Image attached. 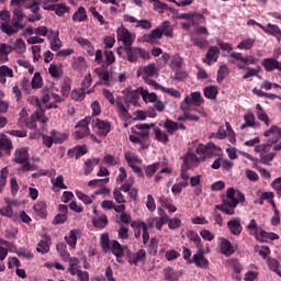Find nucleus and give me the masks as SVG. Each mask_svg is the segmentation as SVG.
Returning a JSON list of instances; mask_svg holds the SVG:
<instances>
[{"label": "nucleus", "mask_w": 281, "mask_h": 281, "mask_svg": "<svg viewBox=\"0 0 281 281\" xmlns=\"http://www.w3.org/2000/svg\"><path fill=\"white\" fill-rule=\"evenodd\" d=\"M237 63V69H244L246 70L245 75L243 76V80H248V78H254L260 74V66L257 68H251L249 66L251 65H258L260 59L254 55H243V53L238 52H232L229 55L228 61L232 65H236Z\"/></svg>", "instance_id": "obj_1"}, {"label": "nucleus", "mask_w": 281, "mask_h": 281, "mask_svg": "<svg viewBox=\"0 0 281 281\" xmlns=\"http://www.w3.org/2000/svg\"><path fill=\"white\" fill-rule=\"evenodd\" d=\"M239 203H245V194L240 191H237L236 193L234 188H229L226 191V196L222 199V204L215 205V210H220V212H223L228 216H234Z\"/></svg>", "instance_id": "obj_2"}, {"label": "nucleus", "mask_w": 281, "mask_h": 281, "mask_svg": "<svg viewBox=\"0 0 281 281\" xmlns=\"http://www.w3.org/2000/svg\"><path fill=\"white\" fill-rule=\"evenodd\" d=\"M24 19L25 13H23V9H14L11 23L4 22L1 24L2 32H4V34H8V36H14V34H18V32H20V30H25V24H23Z\"/></svg>", "instance_id": "obj_3"}, {"label": "nucleus", "mask_w": 281, "mask_h": 281, "mask_svg": "<svg viewBox=\"0 0 281 281\" xmlns=\"http://www.w3.org/2000/svg\"><path fill=\"white\" fill-rule=\"evenodd\" d=\"M30 103L35 104L36 110L35 112L31 115L30 120L26 121L25 126L26 128H30L31 131H36V122H41V124H47L48 119L45 115V110L41 106V99L37 97H31L30 98Z\"/></svg>", "instance_id": "obj_4"}, {"label": "nucleus", "mask_w": 281, "mask_h": 281, "mask_svg": "<svg viewBox=\"0 0 281 281\" xmlns=\"http://www.w3.org/2000/svg\"><path fill=\"white\" fill-rule=\"evenodd\" d=\"M271 135H277V137L269 139L267 144L257 145L255 153H267V148L271 147L273 144H278L281 139V127L271 125L270 128L263 133V137H271Z\"/></svg>", "instance_id": "obj_5"}, {"label": "nucleus", "mask_w": 281, "mask_h": 281, "mask_svg": "<svg viewBox=\"0 0 281 281\" xmlns=\"http://www.w3.org/2000/svg\"><path fill=\"white\" fill-rule=\"evenodd\" d=\"M124 52L126 56L125 60L127 63L135 64L137 60H139V58L143 60H150V53L145 48L127 46L124 47Z\"/></svg>", "instance_id": "obj_6"}, {"label": "nucleus", "mask_w": 281, "mask_h": 281, "mask_svg": "<svg viewBox=\"0 0 281 281\" xmlns=\"http://www.w3.org/2000/svg\"><path fill=\"white\" fill-rule=\"evenodd\" d=\"M68 273H70V276H77L79 281H89V272L78 269L80 260L77 257H70V259H68Z\"/></svg>", "instance_id": "obj_7"}, {"label": "nucleus", "mask_w": 281, "mask_h": 281, "mask_svg": "<svg viewBox=\"0 0 281 281\" xmlns=\"http://www.w3.org/2000/svg\"><path fill=\"white\" fill-rule=\"evenodd\" d=\"M116 38L119 42L123 43L124 47H133V43H135L133 34L124 26H120L116 30Z\"/></svg>", "instance_id": "obj_8"}, {"label": "nucleus", "mask_w": 281, "mask_h": 281, "mask_svg": "<svg viewBox=\"0 0 281 281\" xmlns=\"http://www.w3.org/2000/svg\"><path fill=\"white\" fill-rule=\"evenodd\" d=\"M93 128H98V135L100 137H106L111 133V123L109 121H102L100 119L92 120Z\"/></svg>", "instance_id": "obj_9"}, {"label": "nucleus", "mask_w": 281, "mask_h": 281, "mask_svg": "<svg viewBox=\"0 0 281 281\" xmlns=\"http://www.w3.org/2000/svg\"><path fill=\"white\" fill-rule=\"evenodd\" d=\"M181 159L183 161L182 166H184L186 168H192V166H199L201 161H205V156L198 157L194 153L189 151L184 156H182Z\"/></svg>", "instance_id": "obj_10"}, {"label": "nucleus", "mask_w": 281, "mask_h": 281, "mask_svg": "<svg viewBox=\"0 0 281 281\" xmlns=\"http://www.w3.org/2000/svg\"><path fill=\"white\" fill-rule=\"evenodd\" d=\"M124 249H128V247L122 246L117 240L111 241L110 251L115 256L116 261L120 262V265L124 263V260H122V258H124Z\"/></svg>", "instance_id": "obj_11"}, {"label": "nucleus", "mask_w": 281, "mask_h": 281, "mask_svg": "<svg viewBox=\"0 0 281 281\" xmlns=\"http://www.w3.org/2000/svg\"><path fill=\"white\" fill-rule=\"evenodd\" d=\"M192 262L200 269H207V267H210V260L205 258V250L203 248H200L196 254L193 255Z\"/></svg>", "instance_id": "obj_12"}, {"label": "nucleus", "mask_w": 281, "mask_h": 281, "mask_svg": "<svg viewBox=\"0 0 281 281\" xmlns=\"http://www.w3.org/2000/svg\"><path fill=\"white\" fill-rule=\"evenodd\" d=\"M14 164H25L26 161H30V153L27 151V148L22 147L20 149H16L13 157Z\"/></svg>", "instance_id": "obj_13"}, {"label": "nucleus", "mask_w": 281, "mask_h": 281, "mask_svg": "<svg viewBox=\"0 0 281 281\" xmlns=\"http://www.w3.org/2000/svg\"><path fill=\"white\" fill-rule=\"evenodd\" d=\"M227 227L233 236H240V234H243V224H240L239 218L228 221Z\"/></svg>", "instance_id": "obj_14"}, {"label": "nucleus", "mask_w": 281, "mask_h": 281, "mask_svg": "<svg viewBox=\"0 0 281 281\" xmlns=\"http://www.w3.org/2000/svg\"><path fill=\"white\" fill-rule=\"evenodd\" d=\"M87 145H82L68 149L67 155L70 157V159L74 157L75 159H80V157H83V155H87Z\"/></svg>", "instance_id": "obj_15"}, {"label": "nucleus", "mask_w": 281, "mask_h": 281, "mask_svg": "<svg viewBox=\"0 0 281 281\" xmlns=\"http://www.w3.org/2000/svg\"><path fill=\"white\" fill-rule=\"evenodd\" d=\"M95 74L99 76L100 80H102V85H104V87L113 86V77L108 72V70L97 68Z\"/></svg>", "instance_id": "obj_16"}, {"label": "nucleus", "mask_w": 281, "mask_h": 281, "mask_svg": "<svg viewBox=\"0 0 281 281\" xmlns=\"http://www.w3.org/2000/svg\"><path fill=\"white\" fill-rule=\"evenodd\" d=\"M98 164H100V158H88L82 167L83 170V175L86 177H89V175L91 172H93V168H95V166H98Z\"/></svg>", "instance_id": "obj_17"}, {"label": "nucleus", "mask_w": 281, "mask_h": 281, "mask_svg": "<svg viewBox=\"0 0 281 281\" xmlns=\"http://www.w3.org/2000/svg\"><path fill=\"white\" fill-rule=\"evenodd\" d=\"M164 38V35L161 33V29L158 26L156 29H154L153 31H150L149 34H145L144 35V41L145 43H155L157 40Z\"/></svg>", "instance_id": "obj_18"}, {"label": "nucleus", "mask_w": 281, "mask_h": 281, "mask_svg": "<svg viewBox=\"0 0 281 281\" xmlns=\"http://www.w3.org/2000/svg\"><path fill=\"white\" fill-rule=\"evenodd\" d=\"M244 124L240 125V131H245V128H256V115L254 112H248L244 115Z\"/></svg>", "instance_id": "obj_19"}, {"label": "nucleus", "mask_w": 281, "mask_h": 281, "mask_svg": "<svg viewBox=\"0 0 281 281\" xmlns=\"http://www.w3.org/2000/svg\"><path fill=\"white\" fill-rule=\"evenodd\" d=\"M256 115L260 122H263V124H266V126H271V119H269V114L265 112L260 103L256 104Z\"/></svg>", "instance_id": "obj_20"}, {"label": "nucleus", "mask_w": 281, "mask_h": 281, "mask_svg": "<svg viewBox=\"0 0 281 281\" xmlns=\"http://www.w3.org/2000/svg\"><path fill=\"white\" fill-rule=\"evenodd\" d=\"M36 216L40 218H47V202L40 201L33 206Z\"/></svg>", "instance_id": "obj_21"}, {"label": "nucleus", "mask_w": 281, "mask_h": 281, "mask_svg": "<svg viewBox=\"0 0 281 281\" xmlns=\"http://www.w3.org/2000/svg\"><path fill=\"white\" fill-rule=\"evenodd\" d=\"M220 251L223 256L229 257L234 254V246H232V243L228 239L221 238Z\"/></svg>", "instance_id": "obj_22"}, {"label": "nucleus", "mask_w": 281, "mask_h": 281, "mask_svg": "<svg viewBox=\"0 0 281 281\" xmlns=\"http://www.w3.org/2000/svg\"><path fill=\"white\" fill-rule=\"evenodd\" d=\"M144 260H146V250L144 249H140L128 257V263L135 265V267H137L139 262H144Z\"/></svg>", "instance_id": "obj_23"}, {"label": "nucleus", "mask_w": 281, "mask_h": 281, "mask_svg": "<svg viewBox=\"0 0 281 281\" xmlns=\"http://www.w3.org/2000/svg\"><path fill=\"white\" fill-rule=\"evenodd\" d=\"M12 148V140L5 135H0V157H3V150L10 153Z\"/></svg>", "instance_id": "obj_24"}, {"label": "nucleus", "mask_w": 281, "mask_h": 281, "mask_svg": "<svg viewBox=\"0 0 281 281\" xmlns=\"http://www.w3.org/2000/svg\"><path fill=\"white\" fill-rule=\"evenodd\" d=\"M80 234V229H71L69 232V236L65 237L67 245L71 247V249H76V245H78V235Z\"/></svg>", "instance_id": "obj_25"}, {"label": "nucleus", "mask_w": 281, "mask_h": 281, "mask_svg": "<svg viewBox=\"0 0 281 281\" xmlns=\"http://www.w3.org/2000/svg\"><path fill=\"white\" fill-rule=\"evenodd\" d=\"M164 278L167 281H177L181 278V272L176 271L171 267H167L164 269Z\"/></svg>", "instance_id": "obj_26"}, {"label": "nucleus", "mask_w": 281, "mask_h": 281, "mask_svg": "<svg viewBox=\"0 0 281 281\" xmlns=\"http://www.w3.org/2000/svg\"><path fill=\"white\" fill-rule=\"evenodd\" d=\"M158 27H160L162 36H167L168 38L175 36V29L170 25V21H164Z\"/></svg>", "instance_id": "obj_27"}, {"label": "nucleus", "mask_w": 281, "mask_h": 281, "mask_svg": "<svg viewBox=\"0 0 281 281\" xmlns=\"http://www.w3.org/2000/svg\"><path fill=\"white\" fill-rule=\"evenodd\" d=\"M213 150H221V148H218L213 143H209L207 145L200 144L196 147L195 153H196V155H205V153L210 154Z\"/></svg>", "instance_id": "obj_28"}, {"label": "nucleus", "mask_w": 281, "mask_h": 281, "mask_svg": "<svg viewBox=\"0 0 281 281\" xmlns=\"http://www.w3.org/2000/svg\"><path fill=\"white\" fill-rule=\"evenodd\" d=\"M56 249H57L61 260H64V262H69L71 255L69 254V251H67V244L58 243L56 245Z\"/></svg>", "instance_id": "obj_29"}, {"label": "nucleus", "mask_w": 281, "mask_h": 281, "mask_svg": "<svg viewBox=\"0 0 281 281\" xmlns=\"http://www.w3.org/2000/svg\"><path fill=\"white\" fill-rule=\"evenodd\" d=\"M278 59L273 57L263 58L261 60V66L263 67L265 71L271 74V71H276V63Z\"/></svg>", "instance_id": "obj_30"}, {"label": "nucleus", "mask_w": 281, "mask_h": 281, "mask_svg": "<svg viewBox=\"0 0 281 281\" xmlns=\"http://www.w3.org/2000/svg\"><path fill=\"white\" fill-rule=\"evenodd\" d=\"M218 47L212 46L206 53V59H204V63H207L209 65H212V60L216 63L218 60Z\"/></svg>", "instance_id": "obj_31"}, {"label": "nucleus", "mask_w": 281, "mask_h": 281, "mask_svg": "<svg viewBox=\"0 0 281 281\" xmlns=\"http://www.w3.org/2000/svg\"><path fill=\"white\" fill-rule=\"evenodd\" d=\"M87 9L85 7H79L78 10L72 14V21L77 23H82L87 21Z\"/></svg>", "instance_id": "obj_32"}, {"label": "nucleus", "mask_w": 281, "mask_h": 281, "mask_svg": "<svg viewBox=\"0 0 281 281\" xmlns=\"http://www.w3.org/2000/svg\"><path fill=\"white\" fill-rule=\"evenodd\" d=\"M44 10H50L55 12L57 16H63L67 12V7L64 4H49L48 7H44Z\"/></svg>", "instance_id": "obj_33"}, {"label": "nucleus", "mask_w": 281, "mask_h": 281, "mask_svg": "<svg viewBox=\"0 0 281 281\" xmlns=\"http://www.w3.org/2000/svg\"><path fill=\"white\" fill-rule=\"evenodd\" d=\"M268 30H265V34H270V36H274L278 38V41L281 40V30L280 26L276 24L268 23L267 24Z\"/></svg>", "instance_id": "obj_34"}, {"label": "nucleus", "mask_w": 281, "mask_h": 281, "mask_svg": "<svg viewBox=\"0 0 281 281\" xmlns=\"http://www.w3.org/2000/svg\"><path fill=\"white\" fill-rule=\"evenodd\" d=\"M109 224V217L106 215H101L99 217L92 218V225L99 229H104Z\"/></svg>", "instance_id": "obj_35"}, {"label": "nucleus", "mask_w": 281, "mask_h": 281, "mask_svg": "<svg viewBox=\"0 0 281 281\" xmlns=\"http://www.w3.org/2000/svg\"><path fill=\"white\" fill-rule=\"evenodd\" d=\"M160 166H161V162H159V161L154 162L148 166H145L144 172H145L147 179H151V177L155 175V172H157V170H159Z\"/></svg>", "instance_id": "obj_36"}, {"label": "nucleus", "mask_w": 281, "mask_h": 281, "mask_svg": "<svg viewBox=\"0 0 281 281\" xmlns=\"http://www.w3.org/2000/svg\"><path fill=\"white\" fill-rule=\"evenodd\" d=\"M49 240H52V238L45 235V240L42 239L38 241L36 249L40 254H49Z\"/></svg>", "instance_id": "obj_37"}, {"label": "nucleus", "mask_w": 281, "mask_h": 281, "mask_svg": "<svg viewBox=\"0 0 281 281\" xmlns=\"http://www.w3.org/2000/svg\"><path fill=\"white\" fill-rule=\"evenodd\" d=\"M187 238H189V240H191V243H194V245L198 249H203V245L201 244V236H199V233H196L194 231H189L187 233Z\"/></svg>", "instance_id": "obj_38"}, {"label": "nucleus", "mask_w": 281, "mask_h": 281, "mask_svg": "<svg viewBox=\"0 0 281 281\" xmlns=\"http://www.w3.org/2000/svg\"><path fill=\"white\" fill-rule=\"evenodd\" d=\"M48 74L52 76V78H63V66L60 64H50Z\"/></svg>", "instance_id": "obj_39"}, {"label": "nucleus", "mask_w": 281, "mask_h": 281, "mask_svg": "<svg viewBox=\"0 0 281 281\" xmlns=\"http://www.w3.org/2000/svg\"><path fill=\"white\" fill-rule=\"evenodd\" d=\"M269 148L271 147H267L266 150L267 151H260L259 158H260V162L265 164L266 166H269V162L272 159H276V153H269ZM259 153V151H257ZM262 153H269V154H262Z\"/></svg>", "instance_id": "obj_40"}, {"label": "nucleus", "mask_w": 281, "mask_h": 281, "mask_svg": "<svg viewBox=\"0 0 281 281\" xmlns=\"http://www.w3.org/2000/svg\"><path fill=\"white\" fill-rule=\"evenodd\" d=\"M100 245L104 254H109V251H111V240L109 239V235L106 233L101 235Z\"/></svg>", "instance_id": "obj_41"}, {"label": "nucleus", "mask_w": 281, "mask_h": 281, "mask_svg": "<svg viewBox=\"0 0 281 281\" xmlns=\"http://www.w3.org/2000/svg\"><path fill=\"white\" fill-rule=\"evenodd\" d=\"M71 100H75L76 102H82L85 98H87V91L85 89H75L71 91L70 94Z\"/></svg>", "instance_id": "obj_42"}, {"label": "nucleus", "mask_w": 281, "mask_h": 281, "mask_svg": "<svg viewBox=\"0 0 281 281\" xmlns=\"http://www.w3.org/2000/svg\"><path fill=\"white\" fill-rule=\"evenodd\" d=\"M139 91L144 102H157V93H150L148 92V90H145L144 88H139Z\"/></svg>", "instance_id": "obj_43"}, {"label": "nucleus", "mask_w": 281, "mask_h": 281, "mask_svg": "<svg viewBox=\"0 0 281 281\" xmlns=\"http://www.w3.org/2000/svg\"><path fill=\"white\" fill-rule=\"evenodd\" d=\"M60 93L63 98H69V93H71V79L67 78L64 80L60 87Z\"/></svg>", "instance_id": "obj_44"}, {"label": "nucleus", "mask_w": 281, "mask_h": 281, "mask_svg": "<svg viewBox=\"0 0 281 281\" xmlns=\"http://www.w3.org/2000/svg\"><path fill=\"white\" fill-rule=\"evenodd\" d=\"M187 98H189L194 106H201L204 102L203 97H201V92L199 91L192 92L190 95H187Z\"/></svg>", "instance_id": "obj_45"}, {"label": "nucleus", "mask_w": 281, "mask_h": 281, "mask_svg": "<svg viewBox=\"0 0 281 281\" xmlns=\"http://www.w3.org/2000/svg\"><path fill=\"white\" fill-rule=\"evenodd\" d=\"M204 95L209 100H216V95H218V88L215 86H209L204 88Z\"/></svg>", "instance_id": "obj_46"}, {"label": "nucleus", "mask_w": 281, "mask_h": 281, "mask_svg": "<svg viewBox=\"0 0 281 281\" xmlns=\"http://www.w3.org/2000/svg\"><path fill=\"white\" fill-rule=\"evenodd\" d=\"M72 69H76L77 71L87 69V60H85V57L75 58L72 61Z\"/></svg>", "instance_id": "obj_47"}, {"label": "nucleus", "mask_w": 281, "mask_h": 281, "mask_svg": "<svg viewBox=\"0 0 281 281\" xmlns=\"http://www.w3.org/2000/svg\"><path fill=\"white\" fill-rule=\"evenodd\" d=\"M164 128L167 131L168 135H175L177 133V122L167 119L164 123Z\"/></svg>", "instance_id": "obj_48"}, {"label": "nucleus", "mask_w": 281, "mask_h": 281, "mask_svg": "<svg viewBox=\"0 0 281 281\" xmlns=\"http://www.w3.org/2000/svg\"><path fill=\"white\" fill-rule=\"evenodd\" d=\"M8 175H10L8 167L0 170V193L3 192V188H5V183H8Z\"/></svg>", "instance_id": "obj_49"}, {"label": "nucleus", "mask_w": 281, "mask_h": 281, "mask_svg": "<svg viewBox=\"0 0 281 281\" xmlns=\"http://www.w3.org/2000/svg\"><path fill=\"white\" fill-rule=\"evenodd\" d=\"M125 160L127 161L130 168L135 166V164H142V159L131 151L125 153Z\"/></svg>", "instance_id": "obj_50"}, {"label": "nucleus", "mask_w": 281, "mask_h": 281, "mask_svg": "<svg viewBox=\"0 0 281 281\" xmlns=\"http://www.w3.org/2000/svg\"><path fill=\"white\" fill-rule=\"evenodd\" d=\"M32 89H42L43 88V77H41V72H35L31 80Z\"/></svg>", "instance_id": "obj_51"}, {"label": "nucleus", "mask_w": 281, "mask_h": 281, "mask_svg": "<svg viewBox=\"0 0 281 281\" xmlns=\"http://www.w3.org/2000/svg\"><path fill=\"white\" fill-rule=\"evenodd\" d=\"M260 237H257V240H261V243L265 240V238H268V240H279L280 236L276 233H267L266 231H260L259 233Z\"/></svg>", "instance_id": "obj_52"}, {"label": "nucleus", "mask_w": 281, "mask_h": 281, "mask_svg": "<svg viewBox=\"0 0 281 281\" xmlns=\"http://www.w3.org/2000/svg\"><path fill=\"white\" fill-rule=\"evenodd\" d=\"M155 71H157V67L155 64H149L143 68V79H148L155 76Z\"/></svg>", "instance_id": "obj_53"}, {"label": "nucleus", "mask_w": 281, "mask_h": 281, "mask_svg": "<svg viewBox=\"0 0 281 281\" xmlns=\"http://www.w3.org/2000/svg\"><path fill=\"white\" fill-rule=\"evenodd\" d=\"M254 45H256V40H254V38H246V40H243V41L237 45V49H246V50H249V49H251V47H254Z\"/></svg>", "instance_id": "obj_54"}, {"label": "nucleus", "mask_w": 281, "mask_h": 281, "mask_svg": "<svg viewBox=\"0 0 281 281\" xmlns=\"http://www.w3.org/2000/svg\"><path fill=\"white\" fill-rule=\"evenodd\" d=\"M155 136L156 139L161 142L162 144H168V142H170L168 134L166 132H162L161 128L159 127L155 128Z\"/></svg>", "instance_id": "obj_55"}, {"label": "nucleus", "mask_w": 281, "mask_h": 281, "mask_svg": "<svg viewBox=\"0 0 281 281\" xmlns=\"http://www.w3.org/2000/svg\"><path fill=\"white\" fill-rule=\"evenodd\" d=\"M137 227H142V229H143V244L147 245L148 240H150V234L148 233V225L145 222H138Z\"/></svg>", "instance_id": "obj_56"}, {"label": "nucleus", "mask_w": 281, "mask_h": 281, "mask_svg": "<svg viewBox=\"0 0 281 281\" xmlns=\"http://www.w3.org/2000/svg\"><path fill=\"white\" fill-rule=\"evenodd\" d=\"M154 10H156V12H160V13H164L165 10H167L168 12H172V8H170L167 3H164L159 0H156L154 2Z\"/></svg>", "instance_id": "obj_57"}, {"label": "nucleus", "mask_w": 281, "mask_h": 281, "mask_svg": "<svg viewBox=\"0 0 281 281\" xmlns=\"http://www.w3.org/2000/svg\"><path fill=\"white\" fill-rule=\"evenodd\" d=\"M50 136L53 137V142L55 144H63L65 139H67V135L59 133L56 130L50 131Z\"/></svg>", "instance_id": "obj_58"}, {"label": "nucleus", "mask_w": 281, "mask_h": 281, "mask_svg": "<svg viewBox=\"0 0 281 281\" xmlns=\"http://www.w3.org/2000/svg\"><path fill=\"white\" fill-rule=\"evenodd\" d=\"M63 47V42H60V37H58V32L55 33L53 40L50 41V49L52 52H58Z\"/></svg>", "instance_id": "obj_59"}, {"label": "nucleus", "mask_w": 281, "mask_h": 281, "mask_svg": "<svg viewBox=\"0 0 281 281\" xmlns=\"http://www.w3.org/2000/svg\"><path fill=\"white\" fill-rule=\"evenodd\" d=\"M0 78H14V70L7 65L0 66Z\"/></svg>", "instance_id": "obj_60"}, {"label": "nucleus", "mask_w": 281, "mask_h": 281, "mask_svg": "<svg viewBox=\"0 0 281 281\" xmlns=\"http://www.w3.org/2000/svg\"><path fill=\"white\" fill-rule=\"evenodd\" d=\"M192 106H194V105H193L192 101L190 100V97H186L184 100L180 104V109H181V111H183V113H190V111H192Z\"/></svg>", "instance_id": "obj_61"}, {"label": "nucleus", "mask_w": 281, "mask_h": 281, "mask_svg": "<svg viewBox=\"0 0 281 281\" xmlns=\"http://www.w3.org/2000/svg\"><path fill=\"white\" fill-rule=\"evenodd\" d=\"M191 43H193V45L195 47H199L200 49L207 47V40L203 37H199V36L192 37Z\"/></svg>", "instance_id": "obj_62"}, {"label": "nucleus", "mask_w": 281, "mask_h": 281, "mask_svg": "<svg viewBox=\"0 0 281 281\" xmlns=\"http://www.w3.org/2000/svg\"><path fill=\"white\" fill-rule=\"evenodd\" d=\"M52 183L55 188H59V190H67L65 178L63 176H57L56 179H52Z\"/></svg>", "instance_id": "obj_63"}, {"label": "nucleus", "mask_w": 281, "mask_h": 281, "mask_svg": "<svg viewBox=\"0 0 281 281\" xmlns=\"http://www.w3.org/2000/svg\"><path fill=\"white\" fill-rule=\"evenodd\" d=\"M113 196L116 203H120V204L126 203V198H124V194H122V189L120 188L114 189Z\"/></svg>", "instance_id": "obj_64"}]
</instances>
